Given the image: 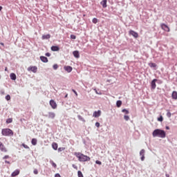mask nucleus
Returning <instances> with one entry per match:
<instances>
[{
	"mask_svg": "<svg viewBox=\"0 0 177 177\" xmlns=\"http://www.w3.org/2000/svg\"><path fill=\"white\" fill-rule=\"evenodd\" d=\"M152 136L153 138H161V139H164L167 136V133L162 129H156L153 131Z\"/></svg>",
	"mask_w": 177,
	"mask_h": 177,
	"instance_id": "f257e3e1",
	"label": "nucleus"
},
{
	"mask_svg": "<svg viewBox=\"0 0 177 177\" xmlns=\"http://www.w3.org/2000/svg\"><path fill=\"white\" fill-rule=\"evenodd\" d=\"M75 156L78 158L80 162H85V161H91V158L84 153L80 152H75Z\"/></svg>",
	"mask_w": 177,
	"mask_h": 177,
	"instance_id": "f03ea898",
	"label": "nucleus"
},
{
	"mask_svg": "<svg viewBox=\"0 0 177 177\" xmlns=\"http://www.w3.org/2000/svg\"><path fill=\"white\" fill-rule=\"evenodd\" d=\"M1 135L3 136H10L12 137L13 135H15V133L13 131L9 128L3 129H1Z\"/></svg>",
	"mask_w": 177,
	"mask_h": 177,
	"instance_id": "7ed1b4c3",
	"label": "nucleus"
},
{
	"mask_svg": "<svg viewBox=\"0 0 177 177\" xmlns=\"http://www.w3.org/2000/svg\"><path fill=\"white\" fill-rule=\"evenodd\" d=\"M43 115L47 118L54 120L55 117H56V113L55 112H48V114H43Z\"/></svg>",
	"mask_w": 177,
	"mask_h": 177,
	"instance_id": "20e7f679",
	"label": "nucleus"
},
{
	"mask_svg": "<svg viewBox=\"0 0 177 177\" xmlns=\"http://www.w3.org/2000/svg\"><path fill=\"white\" fill-rule=\"evenodd\" d=\"M129 35H132L134 38H138L139 37V34L138 32H135L134 30H130L129 32Z\"/></svg>",
	"mask_w": 177,
	"mask_h": 177,
	"instance_id": "39448f33",
	"label": "nucleus"
},
{
	"mask_svg": "<svg viewBox=\"0 0 177 177\" xmlns=\"http://www.w3.org/2000/svg\"><path fill=\"white\" fill-rule=\"evenodd\" d=\"M101 115H102V111L98 110L97 111H95L93 112V117H95V118H97L100 117Z\"/></svg>",
	"mask_w": 177,
	"mask_h": 177,
	"instance_id": "423d86ee",
	"label": "nucleus"
},
{
	"mask_svg": "<svg viewBox=\"0 0 177 177\" xmlns=\"http://www.w3.org/2000/svg\"><path fill=\"white\" fill-rule=\"evenodd\" d=\"M161 28H162V30H164V31H166L167 32H169L170 31L169 27L167 26V25L165 24H162Z\"/></svg>",
	"mask_w": 177,
	"mask_h": 177,
	"instance_id": "0eeeda50",
	"label": "nucleus"
},
{
	"mask_svg": "<svg viewBox=\"0 0 177 177\" xmlns=\"http://www.w3.org/2000/svg\"><path fill=\"white\" fill-rule=\"evenodd\" d=\"M28 71H32V73H37V71H38V68L35 66H29L28 68Z\"/></svg>",
	"mask_w": 177,
	"mask_h": 177,
	"instance_id": "6e6552de",
	"label": "nucleus"
},
{
	"mask_svg": "<svg viewBox=\"0 0 177 177\" xmlns=\"http://www.w3.org/2000/svg\"><path fill=\"white\" fill-rule=\"evenodd\" d=\"M50 106H51L52 109H57V104H56V102H55L54 100H50Z\"/></svg>",
	"mask_w": 177,
	"mask_h": 177,
	"instance_id": "1a4fd4ad",
	"label": "nucleus"
},
{
	"mask_svg": "<svg viewBox=\"0 0 177 177\" xmlns=\"http://www.w3.org/2000/svg\"><path fill=\"white\" fill-rule=\"evenodd\" d=\"M0 150L3 153L8 152V149H6V147H5V145H3V143H2V142H0Z\"/></svg>",
	"mask_w": 177,
	"mask_h": 177,
	"instance_id": "9d476101",
	"label": "nucleus"
},
{
	"mask_svg": "<svg viewBox=\"0 0 177 177\" xmlns=\"http://www.w3.org/2000/svg\"><path fill=\"white\" fill-rule=\"evenodd\" d=\"M157 79H153L151 82V89H156V87L157 85L156 84V82H157Z\"/></svg>",
	"mask_w": 177,
	"mask_h": 177,
	"instance_id": "9b49d317",
	"label": "nucleus"
},
{
	"mask_svg": "<svg viewBox=\"0 0 177 177\" xmlns=\"http://www.w3.org/2000/svg\"><path fill=\"white\" fill-rule=\"evenodd\" d=\"M145 153H146V150H145V149H141L140 151L141 161H145Z\"/></svg>",
	"mask_w": 177,
	"mask_h": 177,
	"instance_id": "f8f14e48",
	"label": "nucleus"
},
{
	"mask_svg": "<svg viewBox=\"0 0 177 177\" xmlns=\"http://www.w3.org/2000/svg\"><path fill=\"white\" fill-rule=\"evenodd\" d=\"M50 49L53 52H59L60 47H59V46H52Z\"/></svg>",
	"mask_w": 177,
	"mask_h": 177,
	"instance_id": "ddd939ff",
	"label": "nucleus"
},
{
	"mask_svg": "<svg viewBox=\"0 0 177 177\" xmlns=\"http://www.w3.org/2000/svg\"><path fill=\"white\" fill-rule=\"evenodd\" d=\"M64 70H65V71H67L68 73H71V71H73V67L70 66H64Z\"/></svg>",
	"mask_w": 177,
	"mask_h": 177,
	"instance_id": "4468645a",
	"label": "nucleus"
},
{
	"mask_svg": "<svg viewBox=\"0 0 177 177\" xmlns=\"http://www.w3.org/2000/svg\"><path fill=\"white\" fill-rule=\"evenodd\" d=\"M73 55L76 59H80V51L75 50L73 52Z\"/></svg>",
	"mask_w": 177,
	"mask_h": 177,
	"instance_id": "2eb2a0df",
	"label": "nucleus"
},
{
	"mask_svg": "<svg viewBox=\"0 0 177 177\" xmlns=\"http://www.w3.org/2000/svg\"><path fill=\"white\" fill-rule=\"evenodd\" d=\"M40 60L43 63H48V62H49V60H48V57H46L45 56H40Z\"/></svg>",
	"mask_w": 177,
	"mask_h": 177,
	"instance_id": "dca6fc26",
	"label": "nucleus"
},
{
	"mask_svg": "<svg viewBox=\"0 0 177 177\" xmlns=\"http://www.w3.org/2000/svg\"><path fill=\"white\" fill-rule=\"evenodd\" d=\"M10 78L12 81H16L17 77L16 76L15 73H12L10 74Z\"/></svg>",
	"mask_w": 177,
	"mask_h": 177,
	"instance_id": "f3484780",
	"label": "nucleus"
},
{
	"mask_svg": "<svg viewBox=\"0 0 177 177\" xmlns=\"http://www.w3.org/2000/svg\"><path fill=\"white\" fill-rule=\"evenodd\" d=\"M19 174H20V170L16 169L11 174V176H12V177L17 176V175H19Z\"/></svg>",
	"mask_w": 177,
	"mask_h": 177,
	"instance_id": "a211bd4d",
	"label": "nucleus"
},
{
	"mask_svg": "<svg viewBox=\"0 0 177 177\" xmlns=\"http://www.w3.org/2000/svg\"><path fill=\"white\" fill-rule=\"evenodd\" d=\"M100 5H102V8H107V0H102L100 2Z\"/></svg>",
	"mask_w": 177,
	"mask_h": 177,
	"instance_id": "6ab92c4d",
	"label": "nucleus"
},
{
	"mask_svg": "<svg viewBox=\"0 0 177 177\" xmlns=\"http://www.w3.org/2000/svg\"><path fill=\"white\" fill-rule=\"evenodd\" d=\"M50 38V34L43 35L41 39H49Z\"/></svg>",
	"mask_w": 177,
	"mask_h": 177,
	"instance_id": "aec40b11",
	"label": "nucleus"
},
{
	"mask_svg": "<svg viewBox=\"0 0 177 177\" xmlns=\"http://www.w3.org/2000/svg\"><path fill=\"white\" fill-rule=\"evenodd\" d=\"M148 66H149L151 67V68H156V67H157V64L150 62L148 64Z\"/></svg>",
	"mask_w": 177,
	"mask_h": 177,
	"instance_id": "412c9836",
	"label": "nucleus"
},
{
	"mask_svg": "<svg viewBox=\"0 0 177 177\" xmlns=\"http://www.w3.org/2000/svg\"><path fill=\"white\" fill-rule=\"evenodd\" d=\"M171 97H172V99H174V100H177V92L176 91L172 92Z\"/></svg>",
	"mask_w": 177,
	"mask_h": 177,
	"instance_id": "4be33fe9",
	"label": "nucleus"
},
{
	"mask_svg": "<svg viewBox=\"0 0 177 177\" xmlns=\"http://www.w3.org/2000/svg\"><path fill=\"white\" fill-rule=\"evenodd\" d=\"M37 138H32L31 140V143L32 146H37Z\"/></svg>",
	"mask_w": 177,
	"mask_h": 177,
	"instance_id": "5701e85b",
	"label": "nucleus"
},
{
	"mask_svg": "<svg viewBox=\"0 0 177 177\" xmlns=\"http://www.w3.org/2000/svg\"><path fill=\"white\" fill-rule=\"evenodd\" d=\"M121 106H122V101L121 100H118L116 102V106L118 107H121Z\"/></svg>",
	"mask_w": 177,
	"mask_h": 177,
	"instance_id": "b1692460",
	"label": "nucleus"
},
{
	"mask_svg": "<svg viewBox=\"0 0 177 177\" xmlns=\"http://www.w3.org/2000/svg\"><path fill=\"white\" fill-rule=\"evenodd\" d=\"M52 147L54 150H57V147H58V145H57V143L56 142H53L52 144Z\"/></svg>",
	"mask_w": 177,
	"mask_h": 177,
	"instance_id": "393cba45",
	"label": "nucleus"
},
{
	"mask_svg": "<svg viewBox=\"0 0 177 177\" xmlns=\"http://www.w3.org/2000/svg\"><path fill=\"white\" fill-rule=\"evenodd\" d=\"M50 164H51L52 167H53V168H57V165H56V163H55V162H53V160H50Z\"/></svg>",
	"mask_w": 177,
	"mask_h": 177,
	"instance_id": "a878e982",
	"label": "nucleus"
},
{
	"mask_svg": "<svg viewBox=\"0 0 177 177\" xmlns=\"http://www.w3.org/2000/svg\"><path fill=\"white\" fill-rule=\"evenodd\" d=\"M77 118L78 120H80V121H82L83 122H85V119H84V118L82 116H81V115H77Z\"/></svg>",
	"mask_w": 177,
	"mask_h": 177,
	"instance_id": "bb28decb",
	"label": "nucleus"
},
{
	"mask_svg": "<svg viewBox=\"0 0 177 177\" xmlns=\"http://www.w3.org/2000/svg\"><path fill=\"white\" fill-rule=\"evenodd\" d=\"M6 124H12V122H13V119L12 118H8L6 120Z\"/></svg>",
	"mask_w": 177,
	"mask_h": 177,
	"instance_id": "cd10ccee",
	"label": "nucleus"
},
{
	"mask_svg": "<svg viewBox=\"0 0 177 177\" xmlns=\"http://www.w3.org/2000/svg\"><path fill=\"white\" fill-rule=\"evenodd\" d=\"M158 121H159V122H162V121H164V118L162 117V115H160L159 118H158Z\"/></svg>",
	"mask_w": 177,
	"mask_h": 177,
	"instance_id": "c85d7f7f",
	"label": "nucleus"
},
{
	"mask_svg": "<svg viewBox=\"0 0 177 177\" xmlns=\"http://www.w3.org/2000/svg\"><path fill=\"white\" fill-rule=\"evenodd\" d=\"M93 24H97L99 19H97V18H93L92 20Z\"/></svg>",
	"mask_w": 177,
	"mask_h": 177,
	"instance_id": "c756f323",
	"label": "nucleus"
},
{
	"mask_svg": "<svg viewBox=\"0 0 177 177\" xmlns=\"http://www.w3.org/2000/svg\"><path fill=\"white\" fill-rule=\"evenodd\" d=\"M122 113H124V114H129V111L127 109H123L122 110Z\"/></svg>",
	"mask_w": 177,
	"mask_h": 177,
	"instance_id": "7c9ffc66",
	"label": "nucleus"
},
{
	"mask_svg": "<svg viewBox=\"0 0 177 177\" xmlns=\"http://www.w3.org/2000/svg\"><path fill=\"white\" fill-rule=\"evenodd\" d=\"M167 117H168V118H171L172 113H171V112H169V110H167Z\"/></svg>",
	"mask_w": 177,
	"mask_h": 177,
	"instance_id": "2f4dec72",
	"label": "nucleus"
},
{
	"mask_svg": "<svg viewBox=\"0 0 177 177\" xmlns=\"http://www.w3.org/2000/svg\"><path fill=\"white\" fill-rule=\"evenodd\" d=\"M77 176L78 177H84V174H82V171H77Z\"/></svg>",
	"mask_w": 177,
	"mask_h": 177,
	"instance_id": "473e14b6",
	"label": "nucleus"
},
{
	"mask_svg": "<svg viewBox=\"0 0 177 177\" xmlns=\"http://www.w3.org/2000/svg\"><path fill=\"white\" fill-rule=\"evenodd\" d=\"M53 70H57V68H59V65H57V64H55L53 66Z\"/></svg>",
	"mask_w": 177,
	"mask_h": 177,
	"instance_id": "72a5a7b5",
	"label": "nucleus"
},
{
	"mask_svg": "<svg viewBox=\"0 0 177 177\" xmlns=\"http://www.w3.org/2000/svg\"><path fill=\"white\" fill-rule=\"evenodd\" d=\"M57 150H58V153H60L61 151L66 150V148L65 147H59V148H58Z\"/></svg>",
	"mask_w": 177,
	"mask_h": 177,
	"instance_id": "f704fd0d",
	"label": "nucleus"
},
{
	"mask_svg": "<svg viewBox=\"0 0 177 177\" xmlns=\"http://www.w3.org/2000/svg\"><path fill=\"white\" fill-rule=\"evenodd\" d=\"M124 120H125V121H129V115H124Z\"/></svg>",
	"mask_w": 177,
	"mask_h": 177,
	"instance_id": "c9c22d12",
	"label": "nucleus"
},
{
	"mask_svg": "<svg viewBox=\"0 0 177 177\" xmlns=\"http://www.w3.org/2000/svg\"><path fill=\"white\" fill-rule=\"evenodd\" d=\"M77 36H75V35H71V39H76Z\"/></svg>",
	"mask_w": 177,
	"mask_h": 177,
	"instance_id": "e433bc0d",
	"label": "nucleus"
},
{
	"mask_svg": "<svg viewBox=\"0 0 177 177\" xmlns=\"http://www.w3.org/2000/svg\"><path fill=\"white\" fill-rule=\"evenodd\" d=\"M23 147H24V149H30V147H28V145H26V144H22Z\"/></svg>",
	"mask_w": 177,
	"mask_h": 177,
	"instance_id": "4c0bfd02",
	"label": "nucleus"
},
{
	"mask_svg": "<svg viewBox=\"0 0 177 177\" xmlns=\"http://www.w3.org/2000/svg\"><path fill=\"white\" fill-rule=\"evenodd\" d=\"M95 164H97V165H102V162L100 160H96Z\"/></svg>",
	"mask_w": 177,
	"mask_h": 177,
	"instance_id": "58836bf2",
	"label": "nucleus"
},
{
	"mask_svg": "<svg viewBox=\"0 0 177 177\" xmlns=\"http://www.w3.org/2000/svg\"><path fill=\"white\" fill-rule=\"evenodd\" d=\"M6 100H7L8 101L10 100V95H7L6 96Z\"/></svg>",
	"mask_w": 177,
	"mask_h": 177,
	"instance_id": "ea45409f",
	"label": "nucleus"
},
{
	"mask_svg": "<svg viewBox=\"0 0 177 177\" xmlns=\"http://www.w3.org/2000/svg\"><path fill=\"white\" fill-rule=\"evenodd\" d=\"M33 173L35 174V175H38V169H35Z\"/></svg>",
	"mask_w": 177,
	"mask_h": 177,
	"instance_id": "a19ab883",
	"label": "nucleus"
},
{
	"mask_svg": "<svg viewBox=\"0 0 177 177\" xmlns=\"http://www.w3.org/2000/svg\"><path fill=\"white\" fill-rule=\"evenodd\" d=\"M95 127H97V128H99L100 127V123L99 122H95Z\"/></svg>",
	"mask_w": 177,
	"mask_h": 177,
	"instance_id": "79ce46f5",
	"label": "nucleus"
},
{
	"mask_svg": "<svg viewBox=\"0 0 177 177\" xmlns=\"http://www.w3.org/2000/svg\"><path fill=\"white\" fill-rule=\"evenodd\" d=\"M72 91L73 92V93H75V96H78V93L75 89H72Z\"/></svg>",
	"mask_w": 177,
	"mask_h": 177,
	"instance_id": "37998d69",
	"label": "nucleus"
},
{
	"mask_svg": "<svg viewBox=\"0 0 177 177\" xmlns=\"http://www.w3.org/2000/svg\"><path fill=\"white\" fill-rule=\"evenodd\" d=\"M9 158H10V156L8 155H6V156H3V160H6Z\"/></svg>",
	"mask_w": 177,
	"mask_h": 177,
	"instance_id": "c03bdc74",
	"label": "nucleus"
},
{
	"mask_svg": "<svg viewBox=\"0 0 177 177\" xmlns=\"http://www.w3.org/2000/svg\"><path fill=\"white\" fill-rule=\"evenodd\" d=\"M45 56H46L47 57H50V53H46L45 54Z\"/></svg>",
	"mask_w": 177,
	"mask_h": 177,
	"instance_id": "a18cd8bd",
	"label": "nucleus"
},
{
	"mask_svg": "<svg viewBox=\"0 0 177 177\" xmlns=\"http://www.w3.org/2000/svg\"><path fill=\"white\" fill-rule=\"evenodd\" d=\"M72 167L74 168V169H78V167H77L75 165H72Z\"/></svg>",
	"mask_w": 177,
	"mask_h": 177,
	"instance_id": "49530a36",
	"label": "nucleus"
},
{
	"mask_svg": "<svg viewBox=\"0 0 177 177\" xmlns=\"http://www.w3.org/2000/svg\"><path fill=\"white\" fill-rule=\"evenodd\" d=\"M94 91L97 93V95H102V93H98L97 90H96V88H95Z\"/></svg>",
	"mask_w": 177,
	"mask_h": 177,
	"instance_id": "de8ad7c7",
	"label": "nucleus"
},
{
	"mask_svg": "<svg viewBox=\"0 0 177 177\" xmlns=\"http://www.w3.org/2000/svg\"><path fill=\"white\" fill-rule=\"evenodd\" d=\"M0 93L1 95H5V91L1 90Z\"/></svg>",
	"mask_w": 177,
	"mask_h": 177,
	"instance_id": "09e8293b",
	"label": "nucleus"
},
{
	"mask_svg": "<svg viewBox=\"0 0 177 177\" xmlns=\"http://www.w3.org/2000/svg\"><path fill=\"white\" fill-rule=\"evenodd\" d=\"M55 177H62L59 173L55 174Z\"/></svg>",
	"mask_w": 177,
	"mask_h": 177,
	"instance_id": "8fccbe9b",
	"label": "nucleus"
},
{
	"mask_svg": "<svg viewBox=\"0 0 177 177\" xmlns=\"http://www.w3.org/2000/svg\"><path fill=\"white\" fill-rule=\"evenodd\" d=\"M5 163L6 164H10V162L8 161V160H5Z\"/></svg>",
	"mask_w": 177,
	"mask_h": 177,
	"instance_id": "3c124183",
	"label": "nucleus"
},
{
	"mask_svg": "<svg viewBox=\"0 0 177 177\" xmlns=\"http://www.w3.org/2000/svg\"><path fill=\"white\" fill-rule=\"evenodd\" d=\"M158 84H162V81L161 80H158Z\"/></svg>",
	"mask_w": 177,
	"mask_h": 177,
	"instance_id": "603ef678",
	"label": "nucleus"
},
{
	"mask_svg": "<svg viewBox=\"0 0 177 177\" xmlns=\"http://www.w3.org/2000/svg\"><path fill=\"white\" fill-rule=\"evenodd\" d=\"M0 45H1L2 46H5V44L2 42L0 43Z\"/></svg>",
	"mask_w": 177,
	"mask_h": 177,
	"instance_id": "864d4df0",
	"label": "nucleus"
},
{
	"mask_svg": "<svg viewBox=\"0 0 177 177\" xmlns=\"http://www.w3.org/2000/svg\"><path fill=\"white\" fill-rule=\"evenodd\" d=\"M68 96V94L66 93V94L65 95V96H64V98L66 99Z\"/></svg>",
	"mask_w": 177,
	"mask_h": 177,
	"instance_id": "5fc2aeb1",
	"label": "nucleus"
},
{
	"mask_svg": "<svg viewBox=\"0 0 177 177\" xmlns=\"http://www.w3.org/2000/svg\"><path fill=\"white\" fill-rule=\"evenodd\" d=\"M166 129H167V130H169V127H168V126H166Z\"/></svg>",
	"mask_w": 177,
	"mask_h": 177,
	"instance_id": "6e6d98bb",
	"label": "nucleus"
},
{
	"mask_svg": "<svg viewBox=\"0 0 177 177\" xmlns=\"http://www.w3.org/2000/svg\"><path fill=\"white\" fill-rule=\"evenodd\" d=\"M165 176H166V177H169V174H165Z\"/></svg>",
	"mask_w": 177,
	"mask_h": 177,
	"instance_id": "4d7b16f0",
	"label": "nucleus"
},
{
	"mask_svg": "<svg viewBox=\"0 0 177 177\" xmlns=\"http://www.w3.org/2000/svg\"><path fill=\"white\" fill-rule=\"evenodd\" d=\"M2 9H3L2 6H0V12L1 10H2Z\"/></svg>",
	"mask_w": 177,
	"mask_h": 177,
	"instance_id": "13d9d810",
	"label": "nucleus"
},
{
	"mask_svg": "<svg viewBox=\"0 0 177 177\" xmlns=\"http://www.w3.org/2000/svg\"><path fill=\"white\" fill-rule=\"evenodd\" d=\"M5 71H8V67L5 68Z\"/></svg>",
	"mask_w": 177,
	"mask_h": 177,
	"instance_id": "bf43d9fd",
	"label": "nucleus"
},
{
	"mask_svg": "<svg viewBox=\"0 0 177 177\" xmlns=\"http://www.w3.org/2000/svg\"><path fill=\"white\" fill-rule=\"evenodd\" d=\"M1 75H0V80H1Z\"/></svg>",
	"mask_w": 177,
	"mask_h": 177,
	"instance_id": "052dcab7",
	"label": "nucleus"
}]
</instances>
